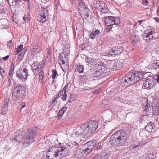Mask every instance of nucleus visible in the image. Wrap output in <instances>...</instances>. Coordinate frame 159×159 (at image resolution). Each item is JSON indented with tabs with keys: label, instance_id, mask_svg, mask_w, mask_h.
<instances>
[{
	"label": "nucleus",
	"instance_id": "15",
	"mask_svg": "<svg viewBox=\"0 0 159 159\" xmlns=\"http://www.w3.org/2000/svg\"><path fill=\"white\" fill-rule=\"evenodd\" d=\"M75 134L76 135L79 136L89 135L86 127H85L84 124L80 128H78Z\"/></svg>",
	"mask_w": 159,
	"mask_h": 159
},
{
	"label": "nucleus",
	"instance_id": "16",
	"mask_svg": "<svg viewBox=\"0 0 159 159\" xmlns=\"http://www.w3.org/2000/svg\"><path fill=\"white\" fill-rule=\"evenodd\" d=\"M110 157V155L106 152H103L94 156L93 159H108Z\"/></svg>",
	"mask_w": 159,
	"mask_h": 159
},
{
	"label": "nucleus",
	"instance_id": "37",
	"mask_svg": "<svg viewBox=\"0 0 159 159\" xmlns=\"http://www.w3.org/2000/svg\"><path fill=\"white\" fill-rule=\"evenodd\" d=\"M22 0H15V1L12 2V4L13 6H18L20 5V2Z\"/></svg>",
	"mask_w": 159,
	"mask_h": 159
},
{
	"label": "nucleus",
	"instance_id": "64",
	"mask_svg": "<svg viewBox=\"0 0 159 159\" xmlns=\"http://www.w3.org/2000/svg\"><path fill=\"white\" fill-rule=\"evenodd\" d=\"M16 50L17 53H19L20 52L21 50V49L18 48H16Z\"/></svg>",
	"mask_w": 159,
	"mask_h": 159
},
{
	"label": "nucleus",
	"instance_id": "57",
	"mask_svg": "<svg viewBox=\"0 0 159 159\" xmlns=\"http://www.w3.org/2000/svg\"><path fill=\"white\" fill-rule=\"evenodd\" d=\"M102 146L101 143H98L96 148L97 150L100 149L102 148Z\"/></svg>",
	"mask_w": 159,
	"mask_h": 159
},
{
	"label": "nucleus",
	"instance_id": "13",
	"mask_svg": "<svg viewBox=\"0 0 159 159\" xmlns=\"http://www.w3.org/2000/svg\"><path fill=\"white\" fill-rule=\"evenodd\" d=\"M123 50V48L122 46L115 47L110 49L109 55L111 56H115L118 55L120 54Z\"/></svg>",
	"mask_w": 159,
	"mask_h": 159
},
{
	"label": "nucleus",
	"instance_id": "60",
	"mask_svg": "<svg viewBox=\"0 0 159 159\" xmlns=\"http://www.w3.org/2000/svg\"><path fill=\"white\" fill-rule=\"evenodd\" d=\"M138 39V37H137L135 35L131 37V39L133 40H136V39Z\"/></svg>",
	"mask_w": 159,
	"mask_h": 159
},
{
	"label": "nucleus",
	"instance_id": "61",
	"mask_svg": "<svg viewBox=\"0 0 159 159\" xmlns=\"http://www.w3.org/2000/svg\"><path fill=\"white\" fill-rule=\"evenodd\" d=\"M9 57V55H7L6 56H5L3 57V60L4 61H6L8 59Z\"/></svg>",
	"mask_w": 159,
	"mask_h": 159
},
{
	"label": "nucleus",
	"instance_id": "1",
	"mask_svg": "<svg viewBox=\"0 0 159 159\" xmlns=\"http://www.w3.org/2000/svg\"><path fill=\"white\" fill-rule=\"evenodd\" d=\"M97 59L86 57L85 61L89 64L93 66V69H90L89 75L87 76V79L91 78L93 80L100 79L101 78L107 76L110 74L109 69L107 68L105 64L103 62L100 64H96Z\"/></svg>",
	"mask_w": 159,
	"mask_h": 159
},
{
	"label": "nucleus",
	"instance_id": "3",
	"mask_svg": "<svg viewBox=\"0 0 159 159\" xmlns=\"http://www.w3.org/2000/svg\"><path fill=\"white\" fill-rule=\"evenodd\" d=\"M127 135L123 130L114 133L110 138L109 143L113 146L120 147L123 146L126 142Z\"/></svg>",
	"mask_w": 159,
	"mask_h": 159
},
{
	"label": "nucleus",
	"instance_id": "30",
	"mask_svg": "<svg viewBox=\"0 0 159 159\" xmlns=\"http://www.w3.org/2000/svg\"><path fill=\"white\" fill-rule=\"evenodd\" d=\"M152 69L159 72V61H156L152 64Z\"/></svg>",
	"mask_w": 159,
	"mask_h": 159
},
{
	"label": "nucleus",
	"instance_id": "46",
	"mask_svg": "<svg viewBox=\"0 0 159 159\" xmlns=\"http://www.w3.org/2000/svg\"><path fill=\"white\" fill-rule=\"evenodd\" d=\"M79 0H74V3L73 4H74V6H75V7H78L79 4L80 3Z\"/></svg>",
	"mask_w": 159,
	"mask_h": 159
},
{
	"label": "nucleus",
	"instance_id": "22",
	"mask_svg": "<svg viewBox=\"0 0 159 159\" xmlns=\"http://www.w3.org/2000/svg\"><path fill=\"white\" fill-rule=\"evenodd\" d=\"M14 68V65L13 64H12L11 67V69L9 72V76L8 77V82L9 83H11V80L12 78Z\"/></svg>",
	"mask_w": 159,
	"mask_h": 159
},
{
	"label": "nucleus",
	"instance_id": "51",
	"mask_svg": "<svg viewBox=\"0 0 159 159\" xmlns=\"http://www.w3.org/2000/svg\"><path fill=\"white\" fill-rule=\"evenodd\" d=\"M67 98V94L66 93H64V94L62 95V99L63 101L66 100Z\"/></svg>",
	"mask_w": 159,
	"mask_h": 159
},
{
	"label": "nucleus",
	"instance_id": "40",
	"mask_svg": "<svg viewBox=\"0 0 159 159\" xmlns=\"http://www.w3.org/2000/svg\"><path fill=\"white\" fill-rule=\"evenodd\" d=\"M70 52V49H64V51L63 52H61L62 53H64V55H65L67 56L68 55V54Z\"/></svg>",
	"mask_w": 159,
	"mask_h": 159
},
{
	"label": "nucleus",
	"instance_id": "24",
	"mask_svg": "<svg viewBox=\"0 0 159 159\" xmlns=\"http://www.w3.org/2000/svg\"><path fill=\"white\" fill-rule=\"evenodd\" d=\"M76 67L75 69V72H78L80 73H83L84 69V66L83 65H76Z\"/></svg>",
	"mask_w": 159,
	"mask_h": 159
},
{
	"label": "nucleus",
	"instance_id": "26",
	"mask_svg": "<svg viewBox=\"0 0 159 159\" xmlns=\"http://www.w3.org/2000/svg\"><path fill=\"white\" fill-rule=\"evenodd\" d=\"M67 109V107L65 106H64L60 110L58 113V119H60L62 116Z\"/></svg>",
	"mask_w": 159,
	"mask_h": 159
},
{
	"label": "nucleus",
	"instance_id": "9",
	"mask_svg": "<svg viewBox=\"0 0 159 159\" xmlns=\"http://www.w3.org/2000/svg\"><path fill=\"white\" fill-rule=\"evenodd\" d=\"M155 79L152 76L149 77L144 81L142 88L147 89H149L153 87L154 84Z\"/></svg>",
	"mask_w": 159,
	"mask_h": 159
},
{
	"label": "nucleus",
	"instance_id": "17",
	"mask_svg": "<svg viewBox=\"0 0 159 159\" xmlns=\"http://www.w3.org/2000/svg\"><path fill=\"white\" fill-rule=\"evenodd\" d=\"M95 143L94 141H89L85 143L84 145V147H87L86 148L91 152L95 146Z\"/></svg>",
	"mask_w": 159,
	"mask_h": 159
},
{
	"label": "nucleus",
	"instance_id": "10",
	"mask_svg": "<svg viewBox=\"0 0 159 159\" xmlns=\"http://www.w3.org/2000/svg\"><path fill=\"white\" fill-rule=\"evenodd\" d=\"M94 7L100 12L106 13L107 12V7L105 2L102 1H97L94 3Z\"/></svg>",
	"mask_w": 159,
	"mask_h": 159
},
{
	"label": "nucleus",
	"instance_id": "6",
	"mask_svg": "<svg viewBox=\"0 0 159 159\" xmlns=\"http://www.w3.org/2000/svg\"><path fill=\"white\" fill-rule=\"evenodd\" d=\"M25 88L22 86L18 85L15 87L12 91L13 99L18 100L25 94Z\"/></svg>",
	"mask_w": 159,
	"mask_h": 159
},
{
	"label": "nucleus",
	"instance_id": "14",
	"mask_svg": "<svg viewBox=\"0 0 159 159\" xmlns=\"http://www.w3.org/2000/svg\"><path fill=\"white\" fill-rule=\"evenodd\" d=\"M31 69L34 75H38L39 72L42 70V65L38 62H34L31 65Z\"/></svg>",
	"mask_w": 159,
	"mask_h": 159
},
{
	"label": "nucleus",
	"instance_id": "18",
	"mask_svg": "<svg viewBox=\"0 0 159 159\" xmlns=\"http://www.w3.org/2000/svg\"><path fill=\"white\" fill-rule=\"evenodd\" d=\"M152 33L153 31H149L147 34H143L144 39L147 41H150L153 38Z\"/></svg>",
	"mask_w": 159,
	"mask_h": 159
},
{
	"label": "nucleus",
	"instance_id": "5",
	"mask_svg": "<svg viewBox=\"0 0 159 159\" xmlns=\"http://www.w3.org/2000/svg\"><path fill=\"white\" fill-rule=\"evenodd\" d=\"M35 133V131L34 129L27 130L23 139L22 143L24 148L28 146L30 143L34 142V135Z\"/></svg>",
	"mask_w": 159,
	"mask_h": 159
},
{
	"label": "nucleus",
	"instance_id": "8",
	"mask_svg": "<svg viewBox=\"0 0 159 159\" xmlns=\"http://www.w3.org/2000/svg\"><path fill=\"white\" fill-rule=\"evenodd\" d=\"M98 123L97 122L94 120H90L87 123L84 124L85 127L89 135L95 132L98 127Z\"/></svg>",
	"mask_w": 159,
	"mask_h": 159
},
{
	"label": "nucleus",
	"instance_id": "20",
	"mask_svg": "<svg viewBox=\"0 0 159 159\" xmlns=\"http://www.w3.org/2000/svg\"><path fill=\"white\" fill-rule=\"evenodd\" d=\"M10 96L9 94L6 93L4 97V99L2 102V104L3 106L8 107V103L9 102Z\"/></svg>",
	"mask_w": 159,
	"mask_h": 159
},
{
	"label": "nucleus",
	"instance_id": "7",
	"mask_svg": "<svg viewBox=\"0 0 159 159\" xmlns=\"http://www.w3.org/2000/svg\"><path fill=\"white\" fill-rule=\"evenodd\" d=\"M37 20L39 22H44L48 19V14L47 8H41L36 13Z\"/></svg>",
	"mask_w": 159,
	"mask_h": 159
},
{
	"label": "nucleus",
	"instance_id": "54",
	"mask_svg": "<svg viewBox=\"0 0 159 159\" xmlns=\"http://www.w3.org/2000/svg\"><path fill=\"white\" fill-rule=\"evenodd\" d=\"M57 102H52L51 103L50 105L49 106V108H52L56 104Z\"/></svg>",
	"mask_w": 159,
	"mask_h": 159
},
{
	"label": "nucleus",
	"instance_id": "52",
	"mask_svg": "<svg viewBox=\"0 0 159 159\" xmlns=\"http://www.w3.org/2000/svg\"><path fill=\"white\" fill-rule=\"evenodd\" d=\"M69 84H66L64 87L63 88V91L64 92V93H66V90L67 88L68 87Z\"/></svg>",
	"mask_w": 159,
	"mask_h": 159
},
{
	"label": "nucleus",
	"instance_id": "31",
	"mask_svg": "<svg viewBox=\"0 0 159 159\" xmlns=\"http://www.w3.org/2000/svg\"><path fill=\"white\" fill-rule=\"evenodd\" d=\"M100 30H96L95 31H93L90 34L89 37L90 38L93 39L95 38L96 36L99 33Z\"/></svg>",
	"mask_w": 159,
	"mask_h": 159
},
{
	"label": "nucleus",
	"instance_id": "53",
	"mask_svg": "<svg viewBox=\"0 0 159 159\" xmlns=\"http://www.w3.org/2000/svg\"><path fill=\"white\" fill-rule=\"evenodd\" d=\"M107 26V30L108 31H110L111 30L112 28L113 25L108 24L106 25Z\"/></svg>",
	"mask_w": 159,
	"mask_h": 159
},
{
	"label": "nucleus",
	"instance_id": "48",
	"mask_svg": "<svg viewBox=\"0 0 159 159\" xmlns=\"http://www.w3.org/2000/svg\"><path fill=\"white\" fill-rule=\"evenodd\" d=\"M72 144L75 147L77 150L78 148H79V145L76 141H74Z\"/></svg>",
	"mask_w": 159,
	"mask_h": 159
},
{
	"label": "nucleus",
	"instance_id": "59",
	"mask_svg": "<svg viewBox=\"0 0 159 159\" xmlns=\"http://www.w3.org/2000/svg\"><path fill=\"white\" fill-rule=\"evenodd\" d=\"M156 78H155V80H157V81L159 83V74H158L155 77Z\"/></svg>",
	"mask_w": 159,
	"mask_h": 159
},
{
	"label": "nucleus",
	"instance_id": "39",
	"mask_svg": "<svg viewBox=\"0 0 159 159\" xmlns=\"http://www.w3.org/2000/svg\"><path fill=\"white\" fill-rule=\"evenodd\" d=\"M75 96L74 94H71L70 97V98L68 103L70 102L74 101L75 99Z\"/></svg>",
	"mask_w": 159,
	"mask_h": 159
},
{
	"label": "nucleus",
	"instance_id": "38",
	"mask_svg": "<svg viewBox=\"0 0 159 159\" xmlns=\"http://www.w3.org/2000/svg\"><path fill=\"white\" fill-rule=\"evenodd\" d=\"M22 136L20 134H19L16 137H14V139L17 142H21L20 138L22 139Z\"/></svg>",
	"mask_w": 159,
	"mask_h": 159
},
{
	"label": "nucleus",
	"instance_id": "56",
	"mask_svg": "<svg viewBox=\"0 0 159 159\" xmlns=\"http://www.w3.org/2000/svg\"><path fill=\"white\" fill-rule=\"evenodd\" d=\"M101 91V89H98L95 90L93 92V93L94 94H97L100 93Z\"/></svg>",
	"mask_w": 159,
	"mask_h": 159
},
{
	"label": "nucleus",
	"instance_id": "29",
	"mask_svg": "<svg viewBox=\"0 0 159 159\" xmlns=\"http://www.w3.org/2000/svg\"><path fill=\"white\" fill-rule=\"evenodd\" d=\"M114 18L112 16H108L105 19V22L106 25L108 24L112 25L113 20Z\"/></svg>",
	"mask_w": 159,
	"mask_h": 159
},
{
	"label": "nucleus",
	"instance_id": "58",
	"mask_svg": "<svg viewBox=\"0 0 159 159\" xmlns=\"http://www.w3.org/2000/svg\"><path fill=\"white\" fill-rule=\"evenodd\" d=\"M70 45L68 44H66L64 46V49H70Z\"/></svg>",
	"mask_w": 159,
	"mask_h": 159
},
{
	"label": "nucleus",
	"instance_id": "19",
	"mask_svg": "<svg viewBox=\"0 0 159 159\" xmlns=\"http://www.w3.org/2000/svg\"><path fill=\"white\" fill-rule=\"evenodd\" d=\"M67 56L64 55V53H61L59 57V62L60 64H63L67 60Z\"/></svg>",
	"mask_w": 159,
	"mask_h": 159
},
{
	"label": "nucleus",
	"instance_id": "63",
	"mask_svg": "<svg viewBox=\"0 0 159 159\" xmlns=\"http://www.w3.org/2000/svg\"><path fill=\"white\" fill-rule=\"evenodd\" d=\"M17 48L21 50L23 48V45L20 44V45L18 46Z\"/></svg>",
	"mask_w": 159,
	"mask_h": 159
},
{
	"label": "nucleus",
	"instance_id": "12",
	"mask_svg": "<svg viewBox=\"0 0 159 159\" xmlns=\"http://www.w3.org/2000/svg\"><path fill=\"white\" fill-rule=\"evenodd\" d=\"M145 108V111L147 115H149L148 113H150L152 110L153 113L156 115H157L159 113V107L158 106H155L154 107H152V106L147 103L146 105L144 106Z\"/></svg>",
	"mask_w": 159,
	"mask_h": 159
},
{
	"label": "nucleus",
	"instance_id": "34",
	"mask_svg": "<svg viewBox=\"0 0 159 159\" xmlns=\"http://www.w3.org/2000/svg\"><path fill=\"white\" fill-rule=\"evenodd\" d=\"M8 111V107L3 106L1 110V113L2 115H5Z\"/></svg>",
	"mask_w": 159,
	"mask_h": 159
},
{
	"label": "nucleus",
	"instance_id": "28",
	"mask_svg": "<svg viewBox=\"0 0 159 159\" xmlns=\"http://www.w3.org/2000/svg\"><path fill=\"white\" fill-rule=\"evenodd\" d=\"M123 66V64L120 61L115 62L113 65V69H119Z\"/></svg>",
	"mask_w": 159,
	"mask_h": 159
},
{
	"label": "nucleus",
	"instance_id": "32",
	"mask_svg": "<svg viewBox=\"0 0 159 159\" xmlns=\"http://www.w3.org/2000/svg\"><path fill=\"white\" fill-rule=\"evenodd\" d=\"M140 144V141H139L138 140L136 141H135L134 142V144L132 145V147H130V149H131L132 148L134 150L138 147L139 145Z\"/></svg>",
	"mask_w": 159,
	"mask_h": 159
},
{
	"label": "nucleus",
	"instance_id": "49",
	"mask_svg": "<svg viewBox=\"0 0 159 159\" xmlns=\"http://www.w3.org/2000/svg\"><path fill=\"white\" fill-rule=\"evenodd\" d=\"M139 41V39H136V40H133L131 42V44L133 46H134L136 43L137 42Z\"/></svg>",
	"mask_w": 159,
	"mask_h": 159
},
{
	"label": "nucleus",
	"instance_id": "4",
	"mask_svg": "<svg viewBox=\"0 0 159 159\" xmlns=\"http://www.w3.org/2000/svg\"><path fill=\"white\" fill-rule=\"evenodd\" d=\"M65 148H57L56 147L50 148L46 154V157L48 159H60L64 156L62 152Z\"/></svg>",
	"mask_w": 159,
	"mask_h": 159
},
{
	"label": "nucleus",
	"instance_id": "21",
	"mask_svg": "<svg viewBox=\"0 0 159 159\" xmlns=\"http://www.w3.org/2000/svg\"><path fill=\"white\" fill-rule=\"evenodd\" d=\"M16 73H20V74H24L25 75L28 76L29 75L28 70L27 68L24 67L23 66H21L19 69L17 70Z\"/></svg>",
	"mask_w": 159,
	"mask_h": 159
},
{
	"label": "nucleus",
	"instance_id": "47",
	"mask_svg": "<svg viewBox=\"0 0 159 159\" xmlns=\"http://www.w3.org/2000/svg\"><path fill=\"white\" fill-rule=\"evenodd\" d=\"M143 159H150L149 155L148 153L145 154L143 155Z\"/></svg>",
	"mask_w": 159,
	"mask_h": 159
},
{
	"label": "nucleus",
	"instance_id": "42",
	"mask_svg": "<svg viewBox=\"0 0 159 159\" xmlns=\"http://www.w3.org/2000/svg\"><path fill=\"white\" fill-rule=\"evenodd\" d=\"M39 79L42 80L44 77V72L42 70L39 72Z\"/></svg>",
	"mask_w": 159,
	"mask_h": 159
},
{
	"label": "nucleus",
	"instance_id": "50",
	"mask_svg": "<svg viewBox=\"0 0 159 159\" xmlns=\"http://www.w3.org/2000/svg\"><path fill=\"white\" fill-rule=\"evenodd\" d=\"M52 49L50 48H48L47 49V52L48 57V56H49L50 55Z\"/></svg>",
	"mask_w": 159,
	"mask_h": 159
},
{
	"label": "nucleus",
	"instance_id": "55",
	"mask_svg": "<svg viewBox=\"0 0 159 159\" xmlns=\"http://www.w3.org/2000/svg\"><path fill=\"white\" fill-rule=\"evenodd\" d=\"M63 93V91L62 90L57 95V96H56L57 98V99L60 96H61L62 94Z\"/></svg>",
	"mask_w": 159,
	"mask_h": 159
},
{
	"label": "nucleus",
	"instance_id": "43",
	"mask_svg": "<svg viewBox=\"0 0 159 159\" xmlns=\"http://www.w3.org/2000/svg\"><path fill=\"white\" fill-rule=\"evenodd\" d=\"M6 11V10L4 7L3 6L0 7V14L2 13H5Z\"/></svg>",
	"mask_w": 159,
	"mask_h": 159
},
{
	"label": "nucleus",
	"instance_id": "36",
	"mask_svg": "<svg viewBox=\"0 0 159 159\" xmlns=\"http://www.w3.org/2000/svg\"><path fill=\"white\" fill-rule=\"evenodd\" d=\"M52 78L53 79H54L56 77L58 76V74L56 69H53L52 70Z\"/></svg>",
	"mask_w": 159,
	"mask_h": 159
},
{
	"label": "nucleus",
	"instance_id": "45",
	"mask_svg": "<svg viewBox=\"0 0 159 159\" xmlns=\"http://www.w3.org/2000/svg\"><path fill=\"white\" fill-rule=\"evenodd\" d=\"M12 46V40H10L7 42V46L9 48H10V47Z\"/></svg>",
	"mask_w": 159,
	"mask_h": 159
},
{
	"label": "nucleus",
	"instance_id": "44",
	"mask_svg": "<svg viewBox=\"0 0 159 159\" xmlns=\"http://www.w3.org/2000/svg\"><path fill=\"white\" fill-rule=\"evenodd\" d=\"M83 153L84 156L86 155L87 154L91 152L89 150V149H87L86 148L85 149L83 150Z\"/></svg>",
	"mask_w": 159,
	"mask_h": 159
},
{
	"label": "nucleus",
	"instance_id": "33",
	"mask_svg": "<svg viewBox=\"0 0 159 159\" xmlns=\"http://www.w3.org/2000/svg\"><path fill=\"white\" fill-rule=\"evenodd\" d=\"M41 50V48L39 47H37L33 48L32 50V52L33 55L37 54Z\"/></svg>",
	"mask_w": 159,
	"mask_h": 159
},
{
	"label": "nucleus",
	"instance_id": "27",
	"mask_svg": "<svg viewBox=\"0 0 159 159\" xmlns=\"http://www.w3.org/2000/svg\"><path fill=\"white\" fill-rule=\"evenodd\" d=\"M154 126V125L153 123L150 122L148 124L145 128L147 131L150 132L152 131Z\"/></svg>",
	"mask_w": 159,
	"mask_h": 159
},
{
	"label": "nucleus",
	"instance_id": "35",
	"mask_svg": "<svg viewBox=\"0 0 159 159\" xmlns=\"http://www.w3.org/2000/svg\"><path fill=\"white\" fill-rule=\"evenodd\" d=\"M113 18L114 19L113 20L112 24L114 25L119 24L120 23L119 19L114 17H113Z\"/></svg>",
	"mask_w": 159,
	"mask_h": 159
},
{
	"label": "nucleus",
	"instance_id": "11",
	"mask_svg": "<svg viewBox=\"0 0 159 159\" xmlns=\"http://www.w3.org/2000/svg\"><path fill=\"white\" fill-rule=\"evenodd\" d=\"M77 8L79 11H80L81 13L85 12L86 13L84 15V18H86L88 17L89 15L88 13L90 12V10L86 7L83 1L80 0Z\"/></svg>",
	"mask_w": 159,
	"mask_h": 159
},
{
	"label": "nucleus",
	"instance_id": "23",
	"mask_svg": "<svg viewBox=\"0 0 159 159\" xmlns=\"http://www.w3.org/2000/svg\"><path fill=\"white\" fill-rule=\"evenodd\" d=\"M83 150L78 148L75 152V157L77 158L81 159L84 156Z\"/></svg>",
	"mask_w": 159,
	"mask_h": 159
},
{
	"label": "nucleus",
	"instance_id": "25",
	"mask_svg": "<svg viewBox=\"0 0 159 159\" xmlns=\"http://www.w3.org/2000/svg\"><path fill=\"white\" fill-rule=\"evenodd\" d=\"M16 75L18 79L20 81L24 82L27 80L28 76L25 75L20 74V73H16Z\"/></svg>",
	"mask_w": 159,
	"mask_h": 159
},
{
	"label": "nucleus",
	"instance_id": "41",
	"mask_svg": "<svg viewBox=\"0 0 159 159\" xmlns=\"http://www.w3.org/2000/svg\"><path fill=\"white\" fill-rule=\"evenodd\" d=\"M0 74L2 78L5 77V71L3 69L1 66H0Z\"/></svg>",
	"mask_w": 159,
	"mask_h": 159
},
{
	"label": "nucleus",
	"instance_id": "62",
	"mask_svg": "<svg viewBox=\"0 0 159 159\" xmlns=\"http://www.w3.org/2000/svg\"><path fill=\"white\" fill-rule=\"evenodd\" d=\"M23 0L25 2H26L28 4V5L29 6H30V0Z\"/></svg>",
	"mask_w": 159,
	"mask_h": 159
},
{
	"label": "nucleus",
	"instance_id": "2",
	"mask_svg": "<svg viewBox=\"0 0 159 159\" xmlns=\"http://www.w3.org/2000/svg\"><path fill=\"white\" fill-rule=\"evenodd\" d=\"M143 78L142 73L137 71H134L127 74L121 80L119 84V89H122V87L129 86L134 84Z\"/></svg>",
	"mask_w": 159,
	"mask_h": 159
}]
</instances>
